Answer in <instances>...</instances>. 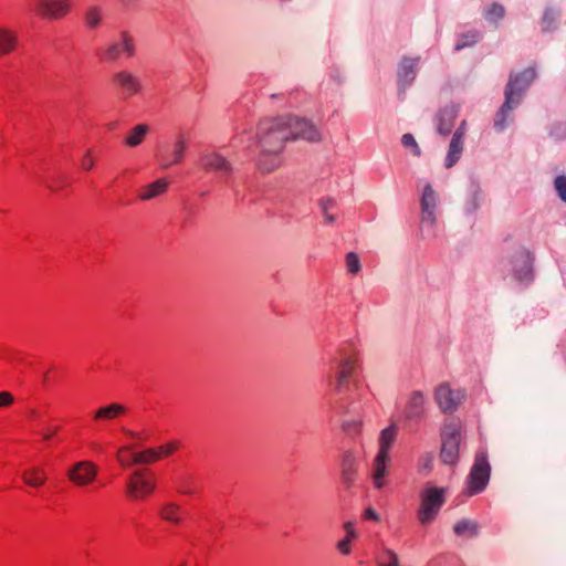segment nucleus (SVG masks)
<instances>
[{
    "label": "nucleus",
    "instance_id": "obj_1",
    "mask_svg": "<svg viewBox=\"0 0 566 566\" xmlns=\"http://www.w3.org/2000/svg\"><path fill=\"white\" fill-rule=\"evenodd\" d=\"M256 137L261 149L279 153H282L289 140L301 138L317 143L322 139L319 130L311 120L294 116L262 120L259 124Z\"/></svg>",
    "mask_w": 566,
    "mask_h": 566
},
{
    "label": "nucleus",
    "instance_id": "obj_2",
    "mask_svg": "<svg viewBox=\"0 0 566 566\" xmlns=\"http://www.w3.org/2000/svg\"><path fill=\"white\" fill-rule=\"evenodd\" d=\"M535 77L536 71L534 67H527L520 73L510 75L504 90L505 101L496 113L494 119V127L496 130L502 132L506 128L510 112L520 105L525 92Z\"/></svg>",
    "mask_w": 566,
    "mask_h": 566
},
{
    "label": "nucleus",
    "instance_id": "obj_3",
    "mask_svg": "<svg viewBox=\"0 0 566 566\" xmlns=\"http://www.w3.org/2000/svg\"><path fill=\"white\" fill-rule=\"evenodd\" d=\"M135 54L136 43L134 36L128 31H122L117 39L111 41L101 50L99 59L106 63H115L122 55L132 59Z\"/></svg>",
    "mask_w": 566,
    "mask_h": 566
},
{
    "label": "nucleus",
    "instance_id": "obj_4",
    "mask_svg": "<svg viewBox=\"0 0 566 566\" xmlns=\"http://www.w3.org/2000/svg\"><path fill=\"white\" fill-rule=\"evenodd\" d=\"M491 474V467L485 451L475 454L474 463L467 478V493L475 495L481 493L488 485Z\"/></svg>",
    "mask_w": 566,
    "mask_h": 566
},
{
    "label": "nucleus",
    "instance_id": "obj_5",
    "mask_svg": "<svg viewBox=\"0 0 566 566\" xmlns=\"http://www.w3.org/2000/svg\"><path fill=\"white\" fill-rule=\"evenodd\" d=\"M421 504L418 511V518L422 525H427L431 523L437 514L439 513L441 506L443 505L444 497V489L437 486H427L421 492Z\"/></svg>",
    "mask_w": 566,
    "mask_h": 566
},
{
    "label": "nucleus",
    "instance_id": "obj_6",
    "mask_svg": "<svg viewBox=\"0 0 566 566\" xmlns=\"http://www.w3.org/2000/svg\"><path fill=\"white\" fill-rule=\"evenodd\" d=\"M461 426L454 420L444 423L441 431V452L440 457L443 463L454 464L459 458V448L461 440Z\"/></svg>",
    "mask_w": 566,
    "mask_h": 566
},
{
    "label": "nucleus",
    "instance_id": "obj_7",
    "mask_svg": "<svg viewBox=\"0 0 566 566\" xmlns=\"http://www.w3.org/2000/svg\"><path fill=\"white\" fill-rule=\"evenodd\" d=\"M507 265L516 281L525 284L533 281V256L526 248L517 245L509 255Z\"/></svg>",
    "mask_w": 566,
    "mask_h": 566
},
{
    "label": "nucleus",
    "instance_id": "obj_8",
    "mask_svg": "<svg viewBox=\"0 0 566 566\" xmlns=\"http://www.w3.org/2000/svg\"><path fill=\"white\" fill-rule=\"evenodd\" d=\"M72 10L71 0H35L33 11L42 19L61 20Z\"/></svg>",
    "mask_w": 566,
    "mask_h": 566
},
{
    "label": "nucleus",
    "instance_id": "obj_9",
    "mask_svg": "<svg viewBox=\"0 0 566 566\" xmlns=\"http://www.w3.org/2000/svg\"><path fill=\"white\" fill-rule=\"evenodd\" d=\"M155 489V479L147 476L145 470L135 471L126 482V493L134 500L143 499L153 493Z\"/></svg>",
    "mask_w": 566,
    "mask_h": 566
},
{
    "label": "nucleus",
    "instance_id": "obj_10",
    "mask_svg": "<svg viewBox=\"0 0 566 566\" xmlns=\"http://www.w3.org/2000/svg\"><path fill=\"white\" fill-rule=\"evenodd\" d=\"M356 368V358L352 355H343L335 367L334 375L328 377V385L332 389L339 394L344 386L348 382Z\"/></svg>",
    "mask_w": 566,
    "mask_h": 566
},
{
    "label": "nucleus",
    "instance_id": "obj_11",
    "mask_svg": "<svg viewBox=\"0 0 566 566\" xmlns=\"http://www.w3.org/2000/svg\"><path fill=\"white\" fill-rule=\"evenodd\" d=\"M464 398L463 390H452L447 384L440 385L434 394V399L442 412L454 411Z\"/></svg>",
    "mask_w": 566,
    "mask_h": 566
},
{
    "label": "nucleus",
    "instance_id": "obj_12",
    "mask_svg": "<svg viewBox=\"0 0 566 566\" xmlns=\"http://www.w3.org/2000/svg\"><path fill=\"white\" fill-rule=\"evenodd\" d=\"M97 467L91 461H78L67 470L69 480L77 486L92 483L97 476Z\"/></svg>",
    "mask_w": 566,
    "mask_h": 566
},
{
    "label": "nucleus",
    "instance_id": "obj_13",
    "mask_svg": "<svg viewBox=\"0 0 566 566\" xmlns=\"http://www.w3.org/2000/svg\"><path fill=\"white\" fill-rule=\"evenodd\" d=\"M113 82L125 97L137 95L143 91L140 77L128 70H120L114 73Z\"/></svg>",
    "mask_w": 566,
    "mask_h": 566
},
{
    "label": "nucleus",
    "instance_id": "obj_14",
    "mask_svg": "<svg viewBox=\"0 0 566 566\" xmlns=\"http://www.w3.org/2000/svg\"><path fill=\"white\" fill-rule=\"evenodd\" d=\"M420 207L422 223L433 227L437 221L438 195L430 184L423 187Z\"/></svg>",
    "mask_w": 566,
    "mask_h": 566
},
{
    "label": "nucleus",
    "instance_id": "obj_15",
    "mask_svg": "<svg viewBox=\"0 0 566 566\" xmlns=\"http://www.w3.org/2000/svg\"><path fill=\"white\" fill-rule=\"evenodd\" d=\"M200 166L208 171H217L222 175L233 172L232 163L222 154L214 150H207L201 154Z\"/></svg>",
    "mask_w": 566,
    "mask_h": 566
},
{
    "label": "nucleus",
    "instance_id": "obj_16",
    "mask_svg": "<svg viewBox=\"0 0 566 566\" xmlns=\"http://www.w3.org/2000/svg\"><path fill=\"white\" fill-rule=\"evenodd\" d=\"M419 63L420 56L401 59L397 70L399 90L405 91L416 80Z\"/></svg>",
    "mask_w": 566,
    "mask_h": 566
},
{
    "label": "nucleus",
    "instance_id": "obj_17",
    "mask_svg": "<svg viewBox=\"0 0 566 566\" xmlns=\"http://www.w3.org/2000/svg\"><path fill=\"white\" fill-rule=\"evenodd\" d=\"M390 457L376 454L371 464V480L376 489H382L386 485V476L389 474Z\"/></svg>",
    "mask_w": 566,
    "mask_h": 566
},
{
    "label": "nucleus",
    "instance_id": "obj_18",
    "mask_svg": "<svg viewBox=\"0 0 566 566\" xmlns=\"http://www.w3.org/2000/svg\"><path fill=\"white\" fill-rule=\"evenodd\" d=\"M357 472V459L352 450L343 453L340 460V473L344 485L349 489L354 485Z\"/></svg>",
    "mask_w": 566,
    "mask_h": 566
},
{
    "label": "nucleus",
    "instance_id": "obj_19",
    "mask_svg": "<svg viewBox=\"0 0 566 566\" xmlns=\"http://www.w3.org/2000/svg\"><path fill=\"white\" fill-rule=\"evenodd\" d=\"M458 107L447 106L441 109L437 115V132L440 135H449L454 127L455 119L458 117Z\"/></svg>",
    "mask_w": 566,
    "mask_h": 566
},
{
    "label": "nucleus",
    "instance_id": "obj_20",
    "mask_svg": "<svg viewBox=\"0 0 566 566\" xmlns=\"http://www.w3.org/2000/svg\"><path fill=\"white\" fill-rule=\"evenodd\" d=\"M426 396L422 391H412L406 405V417L408 419H419L424 413Z\"/></svg>",
    "mask_w": 566,
    "mask_h": 566
},
{
    "label": "nucleus",
    "instance_id": "obj_21",
    "mask_svg": "<svg viewBox=\"0 0 566 566\" xmlns=\"http://www.w3.org/2000/svg\"><path fill=\"white\" fill-rule=\"evenodd\" d=\"M187 148V143L182 136L176 140L171 154H163L160 156V167L166 169L181 161Z\"/></svg>",
    "mask_w": 566,
    "mask_h": 566
},
{
    "label": "nucleus",
    "instance_id": "obj_22",
    "mask_svg": "<svg viewBox=\"0 0 566 566\" xmlns=\"http://www.w3.org/2000/svg\"><path fill=\"white\" fill-rule=\"evenodd\" d=\"M280 154L279 151L261 149L258 158V168L264 174L274 171L282 164Z\"/></svg>",
    "mask_w": 566,
    "mask_h": 566
},
{
    "label": "nucleus",
    "instance_id": "obj_23",
    "mask_svg": "<svg viewBox=\"0 0 566 566\" xmlns=\"http://www.w3.org/2000/svg\"><path fill=\"white\" fill-rule=\"evenodd\" d=\"M18 34L8 27H0V56L12 53L18 46Z\"/></svg>",
    "mask_w": 566,
    "mask_h": 566
},
{
    "label": "nucleus",
    "instance_id": "obj_24",
    "mask_svg": "<svg viewBox=\"0 0 566 566\" xmlns=\"http://www.w3.org/2000/svg\"><path fill=\"white\" fill-rule=\"evenodd\" d=\"M462 132H454L450 145L449 150L446 157L444 166L446 168L453 167L458 160L460 159L463 151V139L461 138Z\"/></svg>",
    "mask_w": 566,
    "mask_h": 566
},
{
    "label": "nucleus",
    "instance_id": "obj_25",
    "mask_svg": "<svg viewBox=\"0 0 566 566\" xmlns=\"http://www.w3.org/2000/svg\"><path fill=\"white\" fill-rule=\"evenodd\" d=\"M398 429L396 424H390L389 427L382 429L380 431L378 443V454L389 455V451L397 438Z\"/></svg>",
    "mask_w": 566,
    "mask_h": 566
},
{
    "label": "nucleus",
    "instance_id": "obj_26",
    "mask_svg": "<svg viewBox=\"0 0 566 566\" xmlns=\"http://www.w3.org/2000/svg\"><path fill=\"white\" fill-rule=\"evenodd\" d=\"M168 187L166 179H157L156 181L143 187L139 192V199L147 201L163 195Z\"/></svg>",
    "mask_w": 566,
    "mask_h": 566
},
{
    "label": "nucleus",
    "instance_id": "obj_27",
    "mask_svg": "<svg viewBox=\"0 0 566 566\" xmlns=\"http://www.w3.org/2000/svg\"><path fill=\"white\" fill-rule=\"evenodd\" d=\"M149 133V126L146 124H139L136 125L134 128H132L127 136L124 139V143L128 147H137L143 144L145 137Z\"/></svg>",
    "mask_w": 566,
    "mask_h": 566
},
{
    "label": "nucleus",
    "instance_id": "obj_28",
    "mask_svg": "<svg viewBox=\"0 0 566 566\" xmlns=\"http://www.w3.org/2000/svg\"><path fill=\"white\" fill-rule=\"evenodd\" d=\"M159 516L167 522L179 524L182 520L181 507L176 503L167 502L160 506Z\"/></svg>",
    "mask_w": 566,
    "mask_h": 566
},
{
    "label": "nucleus",
    "instance_id": "obj_29",
    "mask_svg": "<svg viewBox=\"0 0 566 566\" xmlns=\"http://www.w3.org/2000/svg\"><path fill=\"white\" fill-rule=\"evenodd\" d=\"M23 481L33 488H40L44 484L46 480V475L43 469L34 467L29 470H25L22 473Z\"/></svg>",
    "mask_w": 566,
    "mask_h": 566
},
{
    "label": "nucleus",
    "instance_id": "obj_30",
    "mask_svg": "<svg viewBox=\"0 0 566 566\" xmlns=\"http://www.w3.org/2000/svg\"><path fill=\"white\" fill-rule=\"evenodd\" d=\"M103 20V10L98 6H91L84 13L85 27L90 30L97 29Z\"/></svg>",
    "mask_w": 566,
    "mask_h": 566
},
{
    "label": "nucleus",
    "instance_id": "obj_31",
    "mask_svg": "<svg viewBox=\"0 0 566 566\" xmlns=\"http://www.w3.org/2000/svg\"><path fill=\"white\" fill-rule=\"evenodd\" d=\"M126 411L125 406L120 403H111L108 406L99 408L95 412V419H114Z\"/></svg>",
    "mask_w": 566,
    "mask_h": 566
},
{
    "label": "nucleus",
    "instance_id": "obj_32",
    "mask_svg": "<svg viewBox=\"0 0 566 566\" xmlns=\"http://www.w3.org/2000/svg\"><path fill=\"white\" fill-rule=\"evenodd\" d=\"M453 531L458 536L474 537L478 534V524L471 520H461L453 526Z\"/></svg>",
    "mask_w": 566,
    "mask_h": 566
},
{
    "label": "nucleus",
    "instance_id": "obj_33",
    "mask_svg": "<svg viewBox=\"0 0 566 566\" xmlns=\"http://www.w3.org/2000/svg\"><path fill=\"white\" fill-rule=\"evenodd\" d=\"M559 10L547 7L542 18V30L543 32L553 31L556 29V21L559 18Z\"/></svg>",
    "mask_w": 566,
    "mask_h": 566
},
{
    "label": "nucleus",
    "instance_id": "obj_34",
    "mask_svg": "<svg viewBox=\"0 0 566 566\" xmlns=\"http://www.w3.org/2000/svg\"><path fill=\"white\" fill-rule=\"evenodd\" d=\"M160 459V452L157 449L149 448L142 452L133 454V464H148Z\"/></svg>",
    "mask_w": 566,
    "mask_h": 566
},
{
    "label": "nucleus",
    "instance_id": "obj_35",
    "mask_svg": "<svg viewBox=\"0 0 566 566\" xmlns=\"http://www.w3.org/2000/svg\"><path fill=\"white\" fill-rule=\"evenodd\" d=\"M504 14H505L504 7L496 2L492 3L484 11V18L488 21L494 23L495 25H497V22L504 17Z\"/></svg>",
    "mask_w": 566,
    "mask_h": 566
},
{
    "label": "nucleus",
    "instance_id": "obj_36",
    "mask_svg": "<svg viewBox=\"0 0 566 566\" xmlns=\"http://www.w3.org/2000/svg\"><path fill=\"white\" fill-rule=\"evenodd\" d=\"M380 566H399L398 555L390 548H384L377 557Z\"/></svg>",
    "mask_w": 566,
    "mask_h": 566
},
{
    "label": "nucleus",
    "instance_id": "obj_37",
    "mask_svg": "<svg viewBox=\"0 0 566 566\" xmlns=\"http://www.w3.org/2000/svg\"><path fill=\"white\" fill-rule=\"evenodd\" d=\"M401 144H402V146L410 148L412 154L416 157H419L421 155L420 147H419L418 143L416 142L412 134H409V133L403 134L401 137Z\"/></svg>",
    "mask_w": 566,
    "mask_h": 566
},
{
    "label": "nucleus",
    "instance_id": "obj_38",
    "mask_svg": "<svg viewBox=\"0 0 566 566\" xmlns=\"http://www.w3.org/2000/svg\"><path fill=\"white\" fill-rule=\"evenodd\" d=\"M346 266H347V271L350 274H357L360 271V269H361L360 261H359L358 255L355 252L347 253Z\"/></svg>",
    "mask_w": 566,
    "mask_h": 566
},
{
    "label": "nucleus",
    "instance_id": "obj_39",
    "mask_svg": "<svg viewBox=\"0 0 566 566\" xmlns=\"http://www.w3.org/2000/svg\"><path fill=\"white\" fill-rule=\"evenodd\" d=\"M554 188L557 192L558 198L566 203V176H557L554 180Z\"/></svg>",
    "mask_w": 566,
    "mask_h": 566
},
{
    "label": "nucleus",
    "instance_id": "obj_40",
    "mask_svg": "<svg viewBox=\"0 0 566 566\" xmlns=\"http://www.w3.org/2000/svg\"><path fill=\"white\" fill-rule=\"evenodd\" d=\"M479 35L476 33L462 34L455 44V50L460 51L465 46L472 45L478 41Z\"/></svg>",
    "mask_w": 566,
    "mask_h": 566
},
{
    "label": "nucleus",
    "instance_id": "obj_41",
    "mask_svg": "<svg viewBox=\"0 0 566 566\" xmlns=\"http://www.w3.org/2000/svg\"><path fill=\"white\" fill-rule=\"evenodd\" d=\"M177 448H178V443L172 441L165 446H161L160 448L157 449V451L160 452V458H161L163 455L168 457V455L172 454Z\"/></svg>",
    "mask_w": 566,
    "mask_h": 566
},
{
    "label": "nucleus",
    "instance_id": "obj_42",
    "mask_svg": "<svg viewBox=\"0 0 566 566\" xmlns=\"http://www.w3.org/2000/svg\"><path fill=\"white\" fill-rule=\"evenodd\" d=\"M360 424V420H344L342 427L347 432H356L358 431Z\"/></svg>",
    "mask_w": 566,
    "mask_h": 566
},
{
    "label": "nucleus",
    "instance_id": "obj_43",
    "mask_svg": "<svg viewBox=\"0 0 566 566\" xmlns=\"http://www.w3.org/2000/svg\"><path fill=\"white\" fill-rule=\"evenodd\" d=\"M133 448L132 447H124L122 449H119V451L117 452V461L119 462V464L124 468H127L129 465L133 464V460L132 461H128L127 459H125L123 455H122V452L123 451H130Z\"/></svg>",
    "mask_w": 566,
    "mask_h": 566
},
{
    "label": "nucleus",
    "instance_id": "obj_44",
    "mask_svg": "<svg viewBox=\"0 0 566 566\" xmlns=\"http://www.w3.org/2000/svg\"><path fill=\"white\" fill-rule=\"evenodd\" d=\"M350 538L345 537L337 543V548L342 554L347 555L350 553Z\"/></svg>",
    "mask_w": 566,
    "mask_h": 566
},
{
    "label": "nucleus",
    "instance_id": "obj_45",
    "mask_svg": "<svg viewBox=\"0 0 566 566\" xmlns=\"http://www.w3.org/2000/svg\"><path fill=\"white\" fill-rule=\"evenodd\" d=\"M13 400V396L10 392L0 391V407H9Z\"/></svg>",
    "mask_w": 566,
    "mask_h": 566
},
{
    "label": "nucleus",
    "instance_id": "obj_46",
    "mask_svg": "<svg viewBox=\"0 0 566 566\" xmlns=\"http://www.w3.org/2000/svg\"><path fill=\"white\" fill-rule=\"evenodd\" d=\"M335 206V201L329 199V198H326V199H321L319 200V207L322 209V212L325 214V213H328V211Z\"/></svg>",
    "mask_w": 566,
    "mask_h": 566
},
{
    "label": "nucleus",
    "instance_id": "obj_47",
    "mask_svg": "<svg viewBox=\"0 0 566 566\" xmlns=\"http://www.w3.org/2000/svg\"><path fill=\"white\" fill-rule=\"evenodd\" d=\"M365 517L368 520H373L375 522H378L380 520L379 514L373 507H367L365 510Z\"/></svg>",
    "mask_w": 566,
    "mask_h": 566
},
{
    "label": "nucleus",
    "instance_id": "obj_48",
    "mask_svg": "<svg viewBox=\"0 0 566 566\" xmlns=\"http://www.w3.org/2000/svg\"><path fill=\"white\" fill-rule=\"evenodd\" d=\"M345 530H346V537L347 538H355L357 536V533L355 532L354 527H353V523L352 522H347L345 524Z\"/></svg>",
    "mask_w": 566,
    "mask_h": 566
},
{
    "label": "nucleus",
    "instance_id": "obj_49",
    "mask_svg": "<svg viewBox=\"0 0 566 566\" xmlns=\"http://www.w3.org/2000/svg\"><path fill=\"white\" fill-rule=\"evenodd\" d=\"M82 166L84 169L90 170L93 168L94 161L91 158H88L87 156H85L82 160Z\"/></svg>",
    "mask_w": 566,
    "mask_h": 566
},
{
    "label": "nucleus",
    "instance_id": "obj_50",
    "mask_svg": "<svg viewBox=\"0 0 566 566\" xmlns=\"http://www.w3.org/2000/svg\"><path fill=\"white\" fill-rule=\"evenodd\" d=\"M422 461H423L422 468L429 470L431 468L432 455L428 454L426 458H423Z\"/></svg>",
    "mask_w": 566,
    "mask_h": 566
},
{
    "label": "nucleus",
    "instance_id": "obj_51",
    "mask_svg": "<svg viewBox=\"0 0 566 566\" xmlns=\"http://www.w3.org/2000/svg\"><path fill=\"white\" fill-rule=\"evenodd\" d=\"M465 125H467V122L462 120L461 125L455 130V132H462V134H461L462 139H464V135H465Z\"/></svg>",
    "mask_w": 566,
    "mask_h": 566
},
{
    "label": "nucleus",
    "instance_id": "obj_52",
    "mask_svg": "<svg viewBox=\"0 0 566 566\" xmlns=\"http://www.w3.org/2000/svg\"><path fill=\"white\" fill-rule=\"evenodd\" d=\"M324 217L327 223H334L336 220V216L332 213H325Z\"/></svg>",
    "mask_w": 566,
    "mask_h": 566
},
{
    "label": "nucleus",
    "instance_id": "obj_53",
    "mask_svg": "<svg viewBox=\"0 0 566 566\" xmlns=\"http://www.w3.org/2000/svg\"><path fill=\"white\" fill-rule=\"evenodd\" d=\"M56 430H57V429H54V430H52V431L44 432V433H43V439H44V440H46V441H49V440L52 438L53 433H54Z\"/></svg>",
    "mask_w": 566,
    "mask_h": 566
},
{
    "label": "nucleus",
    "instance_id": "obj_54",
    "mask_svg": "<svg viewBox=\"0 0 566 566\" xmlns=\"http://www.w3.org/2000/svg\"><path fill=\"white\" fill-rule=\"evenodd\" d=\"M123 431L128 434L129 437H138L136 432L132 431V430H127V429H123Z\"/></svg>",
    "mask_w": 566,
    "mask_h": 566
},
{
    "label": "nucleus",
    "instance_id": "obj_55",
    "mask_svg": "<svg viewBox=\"0 0 566 566\" xmlns=\"http://www.w3.org/2000/svg\"><path fill=\"white\" fill-rule=\"evenodd\" d=\"M30 415H31V417H36L38 412L35 410H30Z\"/></svg>",
    "mask_w": 566,
    "mask_h": 566
},
{
    "label": "nucleus",
    "instance_id": "obj_56",
    "mask_svg": "<svg viewBox=\"0 0 566 566\" xmlns=\"http://www.w3.org/2000/svg\"><path fill=\"white\" fill-rule=\"evenodd\" d=\"M182 493H191L189 490H179Z\"/></svg>",
    "mask_w": 566,
    "mask_h": 566
}]
</instances>
